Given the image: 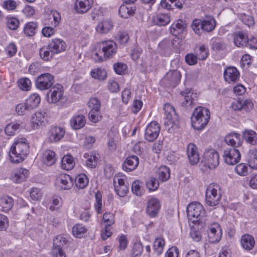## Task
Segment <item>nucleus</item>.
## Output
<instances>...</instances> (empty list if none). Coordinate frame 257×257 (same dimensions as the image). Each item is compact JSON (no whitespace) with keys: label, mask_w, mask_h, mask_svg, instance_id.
Listing matches in <instances>:
<instances>
[{"label":"nucleus","mask_w":257,"mask_h":257,"mask_svg":"<svg viewBox=\"0 0 257 257\" xmlns=\"http://www.w3.org/2000/svg\"><path fill=\"white\" fill-rule=\"evenodd\" d=\"M139 164V159L135 155L128 157L124 162L122 168L127 172H130L135 170Z\"/></svg>","instance_id":"obj_24"},{"label":"nucleus","mask_w":257,"mask_h":257,"mask_svg":"<svg viewBox=\"0 0 257 257\" xmlns=\"http://www.w3.org/2000/svg\"><path fill=\"white\" fill-rule=\"evenodd\" d=\"M187 153L191 164L195 165L199 162V155L197 147L194 144L190 143L188 145Z\"/></svg>","instance_id":"obj_23"},{"label":"nucleus","mask_w":257,"mask_h":257,"mask_svg":"<svg viewBox=\"0 0 257 257\" xmlns=\"http://www.w3.org/2000/svg\"><path fill=\"white\" fill-rule=\"evenodd\" d=\"M45 118L44 114L41 111H37L32 115L31 119L32 127L37 130L44 125Z\"/></svg>","instance_id":"obj_27"},{"label":"nucleus","mask_w":257,"mask_h":257,"mask_svg":"<svg viewBox=\"0 0 257 257\" xmlns=\"http://www.w3.org/2000/svg\"><path fill=\"white\" fill-rule=\"evenodd\" d=\"M240 242L242 247L247 250H251L255 244L253 237L249 234L243 235L241 237Z\"/></svg>","instance_id":"obj_33"},{"label":"nucleus","mask_w":257,"mask_h":257,"mask_svg":"<svg viewBox=\"0 0 257 257\" xmlns=\"http://www.w3.org/2000/svg\"><path fill=\"white\" fill-rule=\"evenodd\" d=\"M93 4V0H76L75 10L78 14H84L88 12Z\"/></svg>","instance_id":"obj_20"},{"label":"nucleus","mask_w":257,"mask_h":257,"mask_svg":"<svg viewBox=\"0 0 257 257\" xmlns=\"http://www.w3.org/2000/svg\"><path fill=\"white\" fill-rule=\"evenodd\" d=\"M47 98L50 103H56L63 99L64 88L62 85L59 84L53 85L47 93Z\"/></svg>","instance_id":"obj_8"},{"label":"nucleus","mask_w":257,"mask_h":257,"mask_svg":"<svg viewBox=\"0 0 257 257\" xmlns=\"http://www.w3.org/2000/svg\"><path fill=\"white\" fill-rule=\"evenodd\" d=\"M28 152V146L25 141H16L10 149V160L14 163H20L25 159Z\"/></svg>","instance_id":"obj_2"},{"label":"nucleus","mask_w":257,"mask_h":257,"mask_svg":"<svg viewBox=\"0 0 257 257\" xmlns=\"http://www.w3.org/2000/svg\"><path fill=\"white\" fill-rule=\"evenodd\" d=\"M28 176L29 171L28 170L20 168L13 172L11 178L14 182L20 183L25 181Z\"/></svg>","instance_id":"obj_30"},{"label":"nucleus","mask_w":257,"mask_h":257,"mask_svg":"<svg viewBox=\"0 0 257 257\" xmlns=\"http://www.w3.org/2000/svg\"><path fill=\"white\" fill-rule=\"evenodd\" d=\"M30 195L33 200H38L42 196V193L39 189L33 188L30 192Z\"/></svg>","instance_id":"obj_63"},{"label":"nucleus","mask_w":257,"mask_h":257,"mask_svg":"<svg viewBox=\"0 0 257 257\" xmlns=\"http://www.w3.org/2000/svg\"><path fill=\"white\" fill-rule=\"evenodd\" d=\"M127 66L125 64L121 62H118L114 64L113 69L116 73L122 75L126 70Z\"/></svg>","instance_id":"obj_59"},{"label":"nucleus","mask_w":257,"mask_h":257,"mask_svg":"<svg viewBox=\"0 0 257 257\" xmlns=\"http://www.w3.org/2000/svg\"><path fill=\"white\" fill-rule=\"evenodd\" d=\"M52 254L53 257H66L65 253L61 247H53Z\"/></svg>","instance_id":"obj_64"},{"label":"nucleus","mask_w":257,"mask_h":257,"mask_svg":"<svg viewBox=\"0 0 257 257\" xmlns=\"http://www.w3.org/2000/svg\"><path fill=\"white\" fill-rule=\"evenodd\" d=\"M85 123V117L83 115H75L70 120V125L74 130H79L83 127Z\"/></svg>","instance_id":"obj_34"},{"label":"nucleus","mask_w":257,"mask_h":257,"mask_svg":"<svg viewBox=\"0 0 257 257\" xmlns=\"http://www.w3.org/2000/svg\"><path fill=\"white\" fill-rule=\"evenodd\" d=\"M171 21L170 16L168 14H159L153 18L154 24L159 26H165Z\"/></svg>","instance_id":"obj_35"},{"label":"nucleus","mask_w":257,"mask_h":257,"mask_svg":"<svg viewBox=\"0 0 257 257\" xmlns=\"http://www.w3.org/2000/svg\"><path fill=\"white\" fill-rule=\"evenodd\" d=\"M14 205V201L12 198L8 196H3L0 197V206L2 210L7 212L10 210Z\"/></svg>","instance_id":"obj_38"},{"label":"nucleus","mask_w":257,"mask_h":257,"mask_svg":"<svg viewBox=\"0 0 257 257\" xmlns=\"http://www.w3.org/2000/svg\"><path fill=\"white\" fill-rule=\"evenodd\" d=\"M100 47L106 59L109 58L114 55L116 52V44L112 41H103L100 43Z\"/></svg>","instance_id":"obj_14"},{"label":"nucleus","mask_w":257,"mask_h":257,"mask_svg":"<svg viewBox=\"0 0 257 257\" xmlns=\"http://www.w3.org/2000/svg\"><path fill=\"white\" fill-rule=\"evenodd\" d=\"M234 43L237 47H247L248 38L247 35L242 32H238L233 35Z\"/></svg>","instance_id":"obj_28"},{"label":"nucleus","mask_w":257,"mask_h":257,"mask_svg":"<svg viewBox=\"0 0 257 257\" xmlns=\"http://www.w3.org/2000/svg\"><path fill=\"white\" fill-rule=\"evenodd\" d=\"M20 124L12 122L8 124L5 127V133L7 135L13 136L20 127Z\"/></svg>","instance_id":"obj_52"},{"label":"nucleus","mask_w":257,"mask_h":257,"mask_svg":"<svg viewBox=\"0 0 257 257\" xmlns=\"http://www.w3.org/2000/svg\"><path fill=\"white\" fill-rule=\"evenodd\" d=\"M235 171L238 175L244 176L248 173V168L245 164L241 163L236 166Z\"/></svg>","instance_id":"obj_60"},{"label":"nucleus","mask_w":257,"mask_h":257,"mask_svg":"<svg viewBox=\"0 0 257 257\" xmlns=\"http://www.w3.org/2000/svg\"><path fill=\"white\" fill-rule=\"evenodd\" d=\"M146 185L150 190L154 191L158 189L159 184L157 180L152 178L147 182Z\"/></svg>","instance_id":"obj_62"},{"label":"nucleus","mask_w":257,"mask_h":257,"mask_svg":"<svg viewBox=\"0 0 257 257\" xmlns=\"http://www.w3.org/2000/svg\"><path fill=\"white\" fill-rule=\"evenodd\" d=\"M88 183V179L85 175H79L75 179V184L79 188L83 189L85 187Z\"/></svg>","instance_id":"obj_51"},{"label":"nucleus","mask_w":257,"mask_h":257,"mask_svg":"<svg viewBox=\"0 0 257 257\" xmlns=\"http://www.w3.org/2000/svg\"><path fill=\"white\" fill-rule=\"evenodd\" d=\"M136 9L130 4H122L119 8L118 12L120 16L122 18H128L135 14Z\"/></svg>","instance_id":"obj_37"},{"label":"nucleus","mask_w":257,"mask_h":257,"mask_svg":"<svg viewBox=\"0 0 257 257\" xmlns=\"http://www.w3.org/2000/svg\"><path fill=\"white\" fill-rule=\"evenodd\" d=\"M180 95L184 97V100L182 102V107L187 108L195 104L197 99V93L191 92L189 89H186L180 92Z\"/></svg>","instance_id":"obj_13"},{"label":"nucleus","mask_w":257,"mask_h":257,"mask_svg":"<svg viewBox=\"0 0 257 257\" xmlns=\"http://www.w3.org/2000/svg\"><path fill=\"white\" fill-rule=\"evenodd\" d=\"M40 97L36 93L31 95L29 98L26 100V103L29 106V108L32 110L37 107L40 103Z\"/></svg>","instance_id":"obj_44"},{"label":"nucleus","mask_w":257,"mask_h":257,"mask_svg":"<svg viewBox=\"0 0 257 257\" xmlns=\"http://www.w3.org/2000/svg\"><path fill=\"white\" fill-rule=\"evenodd\" d=\"M31 109L29 108L28 104L25 103H20L18 104L16 107V111L18 115H23L26 114L28 111Z\"/></svg>","instance_id":"obj_55"},{"label":"nucleus","mask_w":257,"mask_h":257,"mask_svg":"<svg viewBox=\"0 0 257 257\" xmlns=\"http://www.w3.org/2000/svg\"><path fill=\"white\" fill-rule=\"evenodd\" d=\"M164 110L166 115L164 124L166 129L171 133L174 130V127H177L178 117L174 107L169 103L164 105Z\"/></svg>","instance_id":"obj_4"},{"label":"nucleus","mask_w":257,"mask_h":257,"mask_svg":"<svg viewBox=\"0 0 257 257\" xmlns=\"http://www.w3.org/2000/svg\"><path fill=\"white\" fill-rule=\"evenodd\" d=\"M186 23L181 20L177 21L173 23L170 28V32L174 36H177L180 33L182 32L186 28Z\"/></svg>","instance_id":"obj_36"},{"label":"nucleus","mask_w":257,"mask_h":257,"mask_svg":"<svg viewBox=\"0 0 257 257\" xmlns=\"http://www.w3.org/2000/svg\"><path fill=\"white\" fill-rule=\"evenodd\" d=\"M89 119L94 123L98 122L101 119L100 111L90 110L89 112Z\"/></svg>","instance_id":"obj_61"},{"label":"nucleus","mask_w":257,"mask_h":257,"mask_svg":"<svg viewBox=\"0 0 257 257\" xmlns=\"http://www.w3.org/2000/svg\"><path fill=\"white\" fill-rule=\"evenodd\" d=\"M52 53L57 54L65 50L66 44L60 39H54L48 45Z\"/></svg>","instance_id":"obj_22"},{"label":"nucleus","mask_w":257,"mask_h":257,"mask_svg":"<svg viewBox=\"0 0 257 257\" xmlns=\"http://www.w3.org/2000/svg\"><path fill=\"white\" fill-rule=\"evenodd\" d=\"M39 54L41 58L45 61H49L52 58L54 53L51 52V50L49 49V45L47 46H44L41 48L39 51Z\"/></svg>","instance_id":"obj_49"},{"label":"nucleus","mask_w":257,"mask_h":257,"mask_svg":"<svg viewBox=\"0 0 257 257\" xmlns=\"http://www.w3.org/2000/svg\"><path fill=\"white\" fill-rule=\"evenodd\" d=\"M248 155V162L249 166L251 168L257 169V150H250Z\"/></svg>","instance_id":"obj_47"},{"label":"nucleus","mask_w":257,"mask_h":257,"mask_svg":"<svg viewBox=\"0 0 257 257\" xmlns=\"http://www.w3.org/2000/svg\"><path fill=\"white\" fill-rule=\"evenodd\" d=\"M84 158L86 159L85 165L90 168H95L97 166L99 156L94 152L86 153L84 154Z\"/></svg>","instance_id":"obj_31"},{"label":"nucleus","mask_w":257,"mask_h":257,"mask_svg":"<svg viewBox=\"0 0 257 257\" xmlns=\"http://www.w3.org/2000/svg\"><path fill=\"white\" fill-rule=\"evenodd\" d=\"M95 203H94V208L98 214L102 213V195L99 191H97L95 195Z\"/></svg>","instance_id":"obj_50"},{"label":"nucleus","mask_w":257,"mask_h":257,"mask_svg":"<svg viewBox=\"0 0 257 257\" xmlns=\"http://www.w3.org/2000/svg\"><path fill=\"white\" fill-rule=\"evenodd\" d=\"M210 118L209 110L203 106H198L193 110L191 119L192 125L197 130H201L206 126Z\"/></svg>","instance_id":"obj_1"},{"label":"nucleus","mask_w":257,"mask_h":257,"mask_svg":"<svg viewBox=\"0 0 257 257\" xmlns=\"http://www.w3.org/2000/svg\"><path fill=\"white\" fill-rule=\"evenodd\" d=\"M87 229L81 224H77L74 225L72 229V232L76 237H83L87 232Z\"/></svg>","instance_id":"obj_46"},{"label":"nucleus","mask_w":257,"mask_h":257,"mask_svg":"<svg viewBox=\"0 0 257 257\" xmlns=\"http://www.w3.org/2000/svg\"><path fill=\"white\" fill-rule=\"evenodd\" d=\"M216 25L214 19L211 16H207L202 20L195 19L192 24L191 27L195 34L200 35L202 31L206 32L212 31Z\"/></svg>","instance_id":"obj_3"},{"label":"nucleus","mask_w":257,"mask_h":257,"mask_svg":"<svg viewBox=\"0 0 257 257\" xmlns=\"http://www.w3.org/2000/svg\"><path fill=\"white\" fill-rule=\"evenodd\" d=\"M160 132V126L157 121H153L147 126L145 131V138L149 142L155 140Z\"/></svg>","instance_id":"obj_11"},{"label":"nucleus","mask_w":257,"mask_h":257,"mask_svg":"<svg viewBox=\"0 0 257 257\" xmlns=\"http://www.w3.org/2000/svg\"><path fill=\"white\" fill-rule=\"evenodd\" d=\"M57 159V155L53 151L47 150L43 153L42 162L48 166L54 165L56 163Z\"/></svg>","instance_id":"obj_32"},{"label":"nucleus","mask_w":257,"mask_h":257,"mask_svg":"<svg viewBox=\"0 0 257 257\" xmlns=\"http://www.w3.org/2000/svg\"><path fill=\"white\" fill-rule=\"evenodd\" d=\"M165 244V241L163 237H159L155 239L154 242L153 248L155 253L157 255H160L163 252Z\"/></svg>","instance_id":"obj_39"},{"label":"nucleus","mask_w":257,"mask_h":257,"mask_svg":"<svg viewBox=\"0 0 257 257\" xmlns=\"http://www.w3.org/2000/svg\"><path fill=\"white\" fill-rule=\"evenodd\" d=\"M91 76L99 80H104L107 77V73L104 69L101 68H94L91 71Z\"/></svg>","instance_id":"obj_45"},{"label":"nucleus","mask_w":257,"mask_h":257,"mask_svg":"<svg viewBox=\"0 0 257 257\" xmlns=\"http://www.w3.org/2000/svg\"><path fill=\"white\" fill-rule=\"evenodd\" d=\"M181 78V75L180 72L175 70L167 72L162 81L167 85L175 87L179 84Z\"/></svg>","instance_id":"obj_12"},{"label":"nucleus","mask_w":257,"mask_h":257,"mask_svg":"<svg viewBox=\"0 0 257 257\" xmlns=\"http://www.w3.org/2000/svg\"><path fill=\"white\" fill-rule=\"evenodd\" d=\"M224 78L228 83L236 82L239 78V73L234 67H228L224 71Z\"/></svg>","instance_id":"obj_17"},{"label":"nucleus","mask_w":257,"mask_h":257,"mask_svg":"<svg viewBox=\"0 0 257 257\" xmlns=\"http://www.w3.org/2000/svg\"><path fill=\"white\" fill-rule=\"evenodd\" d=\"M243 137L248 143L254 145L257 141V134L252 130H246L243 133Z\"/></svg>","instance_id":"obj_48"},{"label":"nucleus","mask_w":257,"mask_h":257,"mask_svg":"<svg viewBox=\"0 0 257 257\" xmlns=\"http://www.w3.org/2000/svg\"><path fill=\"white\" fill-rule=\"evenodd\" d=\"M231 106L232 109L235 110L244 109L245 111H248L252 108L253 103L250 100L238 99L232 102Z\"/></svg>","instance_id":"obj_25"},{"label":"nucleus","mask_w":257,"mask_h":257,"mask_svg":"<svg viewBox=\"0 0 257 257\" xmlns=\"http://www.w3.org/2000/svg\"><path fill=\"white\" fill-rule=\"evenodd\" d=\"M157 173L159 179L163 182L167 181L170 176V169L165 166L159 168Z\"/></svg>","instance_id":"obj_43"},{"label":"nucleus","mask_w":257,"mask_h":257,"mask_svg":"<svg viewBox=\"0 0 257 257\" xmlns=\"http://www.w3.org/2000/svg\"><path fill=\"white\" fill-rule=\"evenodd\" d=\"M196 56L200 60H204L208 56V51L204 45L199 47L198 50L196 51Z\"/></svg>","instance_id":"obj_57"},{"label":"nucleus","mask_w":257,"mask_h":257,"mask_svg":"<svg viewBox=\"0 0 257 257\" xmlns=\"http://www.w3.org/2000/svg\"><path fill=\"white\" fill-rule=\"evenodd\" d=\"M221 194L220 187L215 183H211L207 187L205 193L206 204L210 206H215L220 201Z\"/></svg>","instance_id":"obj_5"},{"label":"nucleus","mask_w":257,"mask_h":257,"mask_svg":"<svg viewBox=\"0 0 257 257\" xmlns=\"http://www.w3.org/2000/svg\"><path fill=\"white\" fill-rule=\"evenodd\" d=\"M102 221L107 226L112 225L114 223V214L110 212H105L103 215Z\"/></svg>","instance_id":"obj_56"},{"label":"nucleus","mask_w":257,"mask_h":257,"mask_svg":"<svg viewBox=\"0 0 257 257\" xmlns=\"http://www.w3.org/2000/svg\"><path fill=\"white\" fill-rule=\"evenodd\" d=\"M101 103L99 99L93 97L90 99L88 105L90 110L100 111Z\"/></svg>","instance_id":"obj_53"},{"label":"nucleus","mask_w":257,"mask_h":257,"mask_svg":"<svg viewBox=\"0 0 257 257\" xmlns=\"http://www.w3.org/2000/svg\"><path fill=\"white\" fill-rule=\"evenodd\" d=\"M69 241V236L67 235H58L53 239V247H61L66 245Z\"/></svg>","instance_id":"obj_41"},{"label":"nucleus","mask_w":257,"mask_h":257,"mask_svg":"<svg viewBox=\"0 0 257 257\" xmlns=\"http://www.w3.org/2000/svg\"><path fill=\"white\" fill-rule=\"evenodd\" d=\"M203 206L199 202H195L190 203L187 207V214L188 218L192 222L197 221L205 214Z\"/></svg>","instance_id":"obj_6"},{"label":"nucleus","mask_w":257,"mask_h":257,"mask_svg":"<svg viewBox=\"0 0 257 257\" xmlns=\"http://www.w3.org/2000/svg\"><path fill=\"white\" fill-rule=\"evenodd\" d=\"M62 168L66 170H72L74 165L75 163L73 157L70 155L64 156L61 161Z\"/></svg>","instance_id":"obj_40"},{"label":"nucleus","mask_w":257,"mask_h":257,"mask_svg":"<svg viewBox=\"0 0 257 257\" xmlns=\"http://www.w3.org/2000/svg\"><path fill=\"white\" fill-rule=\"evenodd\" d=\"M226 144L230 146V148L238 149L241 145L240 135L237 133L230 134L227 135L224 139Z\"/></svg>","instance_id":"obj_29"},{"label":"nucleus","mask_w":257,"mask_h":257,"mask_svg":"<svg viewBox=\"0 0 257 257\" xmlns=\"http://www.w3.org/2000/svg\"><path fill=\"white\" fill-rule=\"evenodd\" d=\"M57 183L62 189H70L73 185V181L70 176L66 174H61L56 179Z\"/></svg>","instance_id":"obj_21"},{"label":"nucleus","mask_w":257,"mask_h":257,"mask_svg":"<svg viewBox=\"0 0 257 257\" xmlns=\"http://www.w3.org/2000/svg\"><path fill=\"white\" fill-rule=\"evenodd\" d=\"M208 236L211 243H217L220 240L222 236L221 229L218 223H214L209 228Z\"/></svg>","instance_id":"obj_15"},{"label":"nucleus","mask_w":257,"mask_h":257,"mask_svg":"<svg viewBox=\"0 0 257 257\" xmlns=\"http://www.w3.org/2000/svg\"><path fill=\"white\" fill-rule=\"evenodd\" d=\"M223 157L225 163L229 165H234L240 160V151L235 148H227L224 150Z\"/></svg>","instance_id":"obj_7"},{"label":"nucleus","mask_w":257,"mask_h":257,"mask_svg":"<svg viewBox=\"0 0 257 257\" xmlns=\"http://www.w3.org/2000/svg\"><path fill=\"white\" fill-rule=\"evenodd\" d=\"M65 133L64 128L57 126H52L49 131V140L51 142H57L63 138Z\"/></svg>","instance_id":"obj_18"},{"label":"nucleus","mask_w":257,"mask_h":257,"mask_svg":"<svg viewBox=\"0 0 257 257\" xmlns=\"http://www.w3.org/2000/svg\"><path fill=\"white\" fill-rule=\"evenodd\" d=\"M212 48L217 51H223L225 49L226 45L222 40L217 39L212 42Z\"/></svg>","instance_id":"obj_54"},{"label":"nucleus","mask_w":257,"mask_h":257,"mask_svg":"<svg viewBox=\"0 0 257 257\" xmlns=\"http://www.w3.org/2000/svg\"><path fill=\"white\" fill-rule=\"evenodd\" d=\"M54 82V77L52 74L44 73L38 77L36 85L38 89L45 90L51 88L53 86Z\"/></svg>","instance_id":"obj_10"},{"label":"nucleus","mask_w":257,"mask_h":257,"mask_svg":"<svg viewBox=\"0 0 257 257\" xmlns=\"http://www.w3.org/2000/svg\"><path fill=\"white\" fill-rule=\"evenodd\" d=\"M112 22L108 19L103 20L98 23L95 30L99 34H106L113 28Z\"/></svg>","instance_id":"obj_19"},{"label":"nucleus","mask_w":257,"mask_h":257,"mask_svg":"<svg viewBox=\"0 0 257 257\" xmlns=\"http://www.w3.org/2000/svg\"><path fill=\"white\" fill-rule=\"evenodd\" d=\"M38 28L36 23L31 22L28 23L25 26L24 32L25 35L28 37H32L35 35Z\"/></svg>","instance_id":"obj_42"},{"label":"nucleus","mask_w":257,"mask_h":257,"mask_svg":"<svg viewBox=\"0 0 257 257\" xmlns=\"http://www.w3.org/2000/svg\"><path fill=\"white\" fill-rule=\"evenodd\" d=\"M203 159L205 164L210 169H214L219 165V154L213 149L206 150L204 153Z\"/></svg>","instance_id":"obj_9"},{"label":"nucleus","mask_w":257,"mask_h":257,"mask_svg":"<svg viewBox=\"0 0 257 257\" xmlns=\"http://www.w3.org/2000/svg\"><path fill=\"white\" fill-rule=\"evenodd\" d=\"M160 204L159 200L155 198L150 199L147 204V212L151 217H155L159 212Z\"/></svg>","instance_id":"obj_26"},{"label":"nucleus","mask_w":257,"mask_h":257,"mask_svg":"<svg viewBox=\"0 0 257 257\" xmlns=\"http://www.w3.org/2000/svg\"><path fill=\"white\" fill-rule=\"evenodd\" d=\"M19 86L23 90H29L31 86L30 80L27 78H23L19 80Z\"/></svg>","instance_id":"obj_58"},{"label":"nucleus","mask_w":257,"mask_h":257,"mask_svg":"<svg viewBox=\"0 0 257 257\" xmlns=\"http://www.w3.org/2000/svg\"><path fill=\"white\" fill-rule=\"evenodd\" d=\"M113 185L115 191L119 196L124 197L127 194L128 191V187L125 184L123 179L119 178L117 177H114Z\"/></svg>","instance_id":"obj_16"}]
</instances>
